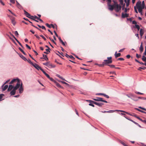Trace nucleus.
<instances>
[{"mask_svg": "<svg viewBox=\"0 0 146 146\" xmlns=\"http://www.w3.org/2000/svg\"><path fill=\"white\" fill-rule=\"evenodd\" d=\"M138 98L139 99H143V100H146V98H143V97H138Z\"/></svg>", "mask_w": 146, "mask_h": 146, "instance_id": "49530a36", "label": "nucleus"}, {"mask_svg": "<svg viewBox=\"0 0 146 146\" xmlns=\"http://www.w3.org/2000/svg\"><path fill=\"white\" fill-rule=\"evenodd\" d=\"M46 25L48 28H51V27H50V25H49L48 24V23H46Z\"/></svg>", "mask_w": 146, "mask_h": 146, "instance_id": "8fccbe9b", "label": "nucleus"}, {"mask_svg": "<svg viewBox=\"0 0 146 146\" xmlns=\"http://www.w3.org/2000/svg\"><path fill=\"white\" fill-rule=\"evenodd\" d=\"M94 100L97 101H100V102H102L106 103H108V102L104 100H103V98H97L96 99H93Z\"/></svg>", "mask_w": 146, "mask_h": 146, "instance_id": "0eeeda50", "label": "nucleus"}, {"mask_svg": "<svg viewBox=\"0 0 146 146\" xmlns=\"http://www.w3.org/2000/svg\"><path fill=\"white\" fill-rule=\"evenodd\" d=\"M137 97L136 96V98H132V100L135 101H138V100L137 98Z\"/></svg>", "mask_w": 146, "mask_h": 146, "instance_id": "c756f323", "label": "nucleus"}, {"mask_svg": "<svg viewBox=\"0 0 146 146\" xmlns=\"http://www.w3.org/2000/svg\"><path fill=\"white\" fill-rule=\"evenodd\" d=\"M16 2L17 3V7L19 8H20L21 7V6L17 1H16Z\"/></svg>", "mask_w": 146, "mask_h": 146, "instance_id": "7c9ffc66", "label": "nucleus"}, {"mask_svg": "<svg viewBox=\"0 0 146 146\" xmlns=\"http://www.w3.org/2000/svg\"><path fill=\"white\" fill-rule=\"evenodd\" d=\"M40 36L41 37L45 40H46V39L42 35H40Z\"/></svg>", "mask_w": 146, "mask_h": 146, "instance_id": "864d4df0", "label": "nucleus"}, {"mask_svg": "<svg viewBox=\"0 0 146 146\" xmlns=\"http://www.w3.org/2000/svg\"><path fill=\"white\" fill-rule=\"evenodd\" d=\"M108 8L109 10L110 11H112L114 9V6L113 5H112L111 4V3H108Z\"/></svg>", "mask_w": 146, "mask_h": 146, "instance_id": "6e6552de", "label": "nucleus"}, {"mask_svg": "<svg viewBox=\"0 0 146 146\" xmlns=\"http://www.w3.org/2000/svg\"><path fill=\"white\" fill-rule=\"evenodd\" d=\"M142 45H143V43H142V42H141V44L140 47V50L141 52H142L143 50V48Z\"/></svg>", "mask_w": 146, "mask_h": 146, "instance_id": "aec40b11", "label": "nucleus"}, {"mask_svg": "<svg viewBox=\"0 0 146 146\" xmlns=\"http://www.w3.org/2000/svg\"><path fill=\"white\" fill-rule=\"evenodd\" d=\"M135 93L137 94H143L142 93H140L139 92H135Z\"/></svg>", "mask_w": 146, "mask_h": 146, "instance_id": "09e8293b", "label": "nucleus"}, {"mask_svg": "<svg viewBox=\"0 0 146 146\" xmlns=\"http://www.w3.org/2000/svg\"><path fill=\"white\" fill-rule=\"evenodd\" d=\"M140 5L141 6V5ZM145 3H144V1H143L142 2V5H141V6H142V8H144V7H145Z\"/></svg>", "mask_w": 146, "mask_h": 146, "instance_id": "bb28decb", "label": "nucleus"}, {"mask_svg": "<svg viewBox=\"0 0 146 146\" xmlns=\"http://www.w3.org/2000/svg\"><path fill=\"white\" fill-rule=\"evenodd\" d=\"M40 70L42 71L43 73L45 75L47 74L41 68L40 69Z\"/></svg>", "mask_w": 146, "mask_h": 146, "instance_id": "c03bdc74", "label": "nucleus"}, {"mask_svg": "<svg viewBox=\"0 0 146 146\" xmlns=\"http://www.w3.org/2000/svg\"><path fill=\"white\" fill-rule=\"evenodd\" d=\"M48 63H49L48 62H46L45 63H43V64L44 65H45L48 66Z\"/></svg>", "mask_w": 146, "mask_h": 146, "instance_id": "3c124183", "label": "nucleus"}, {"mask_svg": "<svg viewBox=\"0 0 146 146\" xmlns=\"http://www.w3.org/2000/svg\"><path fill=\"white\" fill-rule=\"evenodd\" d=\"M58 38L60 42H61L62 44L64 46H65V44L63 42V41L61 39V38L60 37H58Z\"/></svg>", "mask_w": 146, "mask_h": 146, "instance_id": "dca6fc26", "label": "nucleus"}, {"mask_svg": "<svg viewBox=\"0 0 146 146\" xmlns=\"http://www.w3.org/2000/svg\"><path fill=\"white\" fill-rule=\"evenodd\" d=\"M16 41L18 42V43L21 46L22 48H23V46L22 44L17 39H15Z\"/></svg>", "mask_w": 146, "mask_h": 146, "instance_id": "2f4dec72", "label": "nucleus"}, {"mask_svg": "<svg viewBox=\"0 0 146 146\" xmlns=\"http://www.w3.org/2000/svg\"><path fill=\"white\" fill-rule=\"evenodd\" d=\"M129 10V9H127L126 8L124 9V12L125 13H126L128 10Z\"/></svg>", "mask_w": 146, "mask_h": 146, "instance_id": "de8ad7c7", "label": "nucleus"}, {"mask_svg": "<svg viewBox=\"0 0 146 146\" xmlns=\"http://www.w3.org/2000/svg\"><path fill=\"white\" fill-rule=\"evenodd\" d=\"M143 54L145 55H146V46L145 47V51L143 53Z\"/></svg>", "mask_w": 146, "mask_h": 146, "instance_id": "774afa93", "label": "nucleus"}, {"mask_svg": "<svg viewBox=\"0 0 146 146\" xmlns=\"http://www.w3.org/2000/svg\"><path fill=\"white\" fill-rule=\"evenodd\" d=\"M135 27L138 30V31L140 29V27H139V26L137 25H135Z\"/></svg>", "mask_w": 146, "mask_h": 146, "instance_id": "473e14b6", "label": "nucleus"}, {"mask_svg": "<svg viewBox=\"0 0 146 146\" xmlns=\"http://www.w3.org/2000/svg\"><path fill=\"white\" fill-rule=\"evenodd\" d=\"M141 4V2L139 1L137 2L136 4V6L137 8L138 9L139 12V13L142 11V9L143 8H142V6L140 5Z\"/></svg>", "mask_w": 146, "mask_h": 146, "instance_id": "f03ea898", "label": "nucleus"}, {"mask_svg": "<svg viewBox=\"0 0 146 146\" xmlns=\"http://www.w3.org/2000/svg\"><path fill=\"white\" fill-rule=\"evenodd\" d=\"M119 1L121 5H122L123 4V0H119Z\"/></svg>", "mask_w": 146, "mask_h": 146, "instance_id": "4c0bfd02", "label": "nucleus"}, {"mask_svg": "<svg viewBox=\"0 0 146 146\" xmlns=\"http://www.w3.org/2000/svg\"><path fill=\"white\" fill-rule=\"evenodd\" d=\"M56 84L57 87L60 88H62V87L59 83H56Z\"/></svg>", "mask_w": 146, "mask_h": 146, "instance_id": "a18cd8bd", "label": "nucleus"}, {"mask_svg": "<svg viewBox=\"0 0 146 146\" xmlns=\"http://www.w3.org/2000/svg\"><path fill=\"white\" fill-rule=\"evenodd\" d=\"M132 24H135V25H137L136 24H137V22H136L135 21H132Z\"/></svg>", "mask_w": 146, "mask_h": 146, "instance_id": "4d7b16f0", "label": "nucleus"}, {"mask_svg": "<svg viewBox=\"0 0 146 146\" xmlns=\"http://www.w3.org/2000/svg\"><path fill=\"white\" fill-rule=\"evenodd\" d=\"M136 109L138 111H140V112H142V113H146V112H145V111H142L139 109L137 108H136Z\"/></svg>", "mask_w": 146, "mask_h": 146, "instance_id": "58836bf2", "label": "nucleus"}, {"mask_svg": "<svg viewBox=\"0 0 146 146\" xmlns=\"http://www.w3.org/2000/svg\"><path fill=\"white\" fill-rule=\"evenodd\" d=\"M134 10H135V13H138V11H137V9L136 8L135 6L134 7Z\"/></svg>", "mask_w": 146, "mask_h": 146, "instance_id": "bf43d9fd", "label": "nucleus"}, {"mask_svg": "<svg viewBox=\"0 0 146 146\" xmlns=\"http://www.w3.org/2000/svg\"><path fill=\"white\" fill-rule=\"evenodd\" d=\"M111 58L112 57H107V59L104 60V62H103V65L111 63L112 62Z\"/></svg>", "mask_w": 146, "mask_h": 146, "instance_id": "f257e3e1", "label": "nucleus"}, {"mask_svg": "<svg viewBox=\"0 0 146 146\" xmlns=\"http://www.w3.org/2000/svg\"><path fill=\"white\" fill-rule=\"evenodd\" d=\"M4 96V94H1L0 95V97L1 98V101L3 100V99H2V97L3 96Z\"/></svg>", "mask_w": 146, "mask_h": 146, "instance_id": "ea45409f", "label": "nucleus"}, {"mask_svg": "<svg viewBox=\"0 0 146 146\" xmlns=\"http://www.w3.org/2000/svg\"><path fill=\"white\" fill-rule=\"evenodd\" d=\"M102 95L104 96V97H106L107 98H109V97L108 96L104 94V93H103Z\"/></svg>", "mask_w": 146, "mask_h": 146, "instance_id": "f704fd0d", "label": "nucleus"}, {"mask_svg": "<svg viewBox=\"0 0 146 146\" xmlns=\"http://www.w3.org/2000/svg\"><path fill=\"white\" fill-rule=\"evenodd\" d=\"M115 111H115V110H110L109 111H107V113H113Z\"/></svg>", "mask_w": 146, "mask_h": 146, "instance_id": "c9c22d12", "label": "nucleus"}, {"mask_svg": "<svg viewBox=\"0 0 146 146\" xmlns=\"http://www.w3.org/2000/svg\"><path fill=\"white\" fill-rule=\"evenodd\" d=\"M26 46L29 49H31V48L27 44H26Z\"/></svg>", "mask_w": 146, "mask_h": 146, "instance_id": "6e6d98bb", "label": "nucleus"}, {"mask_svg": "<svg viewBox=\"0 0 146 146\" xmlns=\"http://www.w3.org/2000/svg\"><path fill=\"white\" fill-rule=\"evenodd\" d=\"M50 49L49 48V47H48V48L47 49H46V50L47 52H50V51L49 50Z\"/></svg>", "mask_w": 146, "mask_h": 146, "instance_id": "680f3d73", "label": "nucleus"}, {"mask_svg": "<svg viewBox=\"0 0 146 146\" xmlns=\"http://www.w3.org/2000/svg\"><path fill=\"white\" fill-rule=\"evenodd\" d=\"M65 56L68 58H70L72 59V60H74V58L72 55L69 56L67 54H66Z\"/></svg>", "mask_w": 146, "mask_h": 146, "instance_id": "2eb2a0df", "label": "nucleus"}, {"mask_svg": "<svg viewBox=\"0 0 146 146\" xmlns=\"http://www.w3.org/2000/svg\"><path fill=\"white\" fill-rule=\"evenodd\" d=\"M118 60H123L124 59L123 58H118Z\"/></svg>", "mask_w": 146, "mask_h": 146, "instance_id": "69168bd1", "label": "nucleus"}, {"mask_svg": "<svg viewBox=\"0 0 146 146\" xmlns=\"http://www.w3.org/2000/svg\"><path fill=\"white\" fill-rule=\"evenodd\" d=\"M87 101H89L90 102H92L93 103L99 107H102L103 105H104V104L102 103H97L95 102L91 101V100H87Z\"/></svg>", "mask_w": 146, "mask_h": 146, "instance_id": "423d86ee", "label": "nucleus"}, {"mask_svg": "<svg viewBox=\"0 0 146 146\" xmlns=\"http://www.w3.org/2000/svg\"><path fill=\"white\" fill-rule=\"evenodd\" d=\"M115 111H120V112H123L125 113V111L123 110H116Z\"/></svg>", "mask_w": 146, "mask_h": 146, "instance_id": "79ce46f5", "label": "nucleus"}, {"mask_svg": "<svg viewBox=\"0 0 146 146\" xmlns=\"http://www.w3.org/2000/svg\"><path fill=\"white\" fill-rule=\"evenodd\" d=\"M11 2L14 3H15V0H10V1Z\"/></svg>", "mask_w": 146, "mask_h": 146, "instance_id": "0e129e2a", "label": "nucleus"}, {"mask_svg": "<svg viewBox=\"0 0 146 146\" xmlns=\"http://www.w3.org/2000/svg\"><path fill=\"white\" fill-rule=\"evenodd\" d=\"M20 56L22 59H23L25 61H26V60H27V59H26V58L24 56H23V55H20Z\"/></svg>", "mask_w": 146, "mask_h": 146, "instance_id": "5701e85b", "label": "nucleus"}, {"mask_svg": "<svg viewBox=\"0 0 146 146\" xmlns=\"http://www.w3.org/2000/svg\"><path fill=\"white\" fill-rule=\"evenodd\" d=\"M19 49L24 54L26 55V53L24 51L20 48H19Z\"/></svg>", "mask_w": 146, "mask_h": 146, "instance_id": "cd10ccee", "label": "nucleus"}, {"mask_svg": "<svg viewBox=\"0 0 146 146\" xmlns=\"http://www.w3.org/2000/svg\"><path fill=\"white\" fill-rule=\"evenodd\" d=\"M10 81V80H7V81H6L4 83V84H3V85L2 86H1V87H3V86H4V85L7 84V83L9 81Z\"/></svg>", "mask_w": 146, "mask_h": 146, "instance_id": "e433bc0d", "label": "nucleus"}, {"mask_svg": "<svg viewBox=\"0 0 146 146\" xmlns=\"http://www.w3.org/2000/svg\"><path fill=\"white\" fill-rule=\"evenodd\" d=\"M8 88V85H5L4 86H3V87H2V89L3 91H5L7 89V88Z\"/></svg>", "mask_w": 146, "mask_h": 146, "instance_id": "f3484780", "label": "nucleus"}, {"mask_svg": "<svg viewBox=\"0 0 146 146\" xmlns=\"http://www.w3.org/2000/svg\"><path fill=\"white\" fill-rule=\"evenodd\" d=\"M29 18L30 19H31L34 20H35V19H37L38 17L36 16H34L31 15V16L29 17Z\"/></svg>", "mask_w": 146, "mask_h": 146, "instance_id": "6ab92c4d", "label": "nucleus"}, {"mask_svg": "<svg viewBox=\"0 0 146 146\" xmlns=\"http://www.w3.org/2000/svg\"><path fill=\"white\" fill-rule=\"evenodd\" d=\"M113 1L114 2V5H113L114 6H115V5L116 4H118L115 1Z\"/></svg>", "mask_w": 146, "mask_h": 146, "instance_id": "052dcab7", "label": "nucleus"}, {"mask_svg": "<svg viewBox=\"0 0 146 146\" xmlns=\"http://www.w3.org/2000/svg\"><path fill=\"white\" fill-rule=\"evenodd\" d=\"M40 70L42 71L43 73L45 75L47 74L41 68L40 69Z\"/></svg>", "mask_w": 146, "mask_h": 146, "instance_id": "37998d69", "label": "nucleus"}, {"mask_svg": "<svg viewBox=\"0 0 146 146\" xmlns=\"http://www.w3.org/2000/svg\"><path fill=\"white\" fill-rule=\"evenodd\" d=\"M17 86H15L14 87V89L11 92L10 94L11 95H14L16 93V90L18 89Z\"/></svg>", "mask_w": 146, "mask_h": 146, "instance_id": "39448f33", "label": "nucleus"}, {"mask_svg": "<svg viewBox=\"0 0 146 146\" xmlns=\"http://www.w3.org/2000/svg\"><path fill=\"white\" fill-rule=\"evenodd\" d=\"M136 56L137 58H140L141 56L140 55H139L137 54H136Z\"/></svg>", "mask_w": 146, "mask_h": 146, "instance_id": "5fc2aeb1", "label": "nucleus"}, {"mask_svg": "<svg viewBox=\"0 0 146 146\" xmlns=\"http://www.w3.org/2000/svg\"><path fill=\"white\" fill-rule=\"evenodd\" d=\"M38 26L40 28H41L43 29H44L45 30H46L44 26H41L39 25H38Z\"/></svg>", "mask_w": 146, "mask_h": 146, "instance_id": "393cba45", "label": "nucleus"}, {"mask_svg": "<svg viewBox=\"0 0 146 146\" xmlns=\"http://www.w3.org/2000/svg\"><path fill=\"white\" fill-rule=\"evenodd\" d=\"M24 14L27 17L29 18V17L31 16V15L28 13L25 10H24Z\"/></svg>", "mask_w": 146, "mask_h": 146, "instance_id": "ddd939ff", "label": "nucleus"}, {"mask_svg": "<svg viewBox=\"0 0 146 146\" xmlns=\"http://www.w3.org/2000/svg\"><path fill=\"white\" fill-rule=\"evenodd\" d=\"M129 1L130 0H127L126 1V2H125L126 3V6L127 7L129 5Z\"/></svg>", "mask_w": 146, "mask_h": 146, "instance_id": "b1692460", "label": "nucleus"}, {"mask_svg": "<svg viewBox=\"0 0 146 146\" xmlns=\"http://www.w3.org/2000/svg\"><path fill=\"white\" fill-rule=\"evenodd\" d=\"M14 87L13 86L11 85H9L7 89V91H10L14 89Z\"/></svg>", "mask_w": 146, "mask_h": 146, "instance_id": "f8f14e48", "label": "nucleus"}, {"mask_svg": "<svg viewBox=\"0 0 146 146\" xmlns=\"http://www.w3.org/2000/svg\"><path fill=\"white\" fill-rule=\"evenodd\" d=\"M15 34L17 36L19 35L17 31H15Z\"/></svg>", "mask_w": 146, "mask_h": 146, "instance_id": "603ef678", "label": "nucleus"}, {"mask_svg": "<svg viewBox=\"0 0 146 146\" xmlns=\"http://www.w3.org/2000/svg\"><path fill=\"white\" fill-rule=\"evenodd\" d=\"M117 52L116 51L115 54V56L116 58L119 57L121 56V54L120 53H117Z\"/></svg>", "mask_w": 146, "mask_h": 146, "instance_id": "a211bd4d", "label": "nucleus"}, {"mask_svg": "<svg viewBox=\"0 0 146 146\" xmlns=\"http://www.w3.org/2000/svg\"><path fill=\"white\" fill-rule=\"evenodd\" d=\"M19 93L20 94H21L23 93V87H19Z\"/></svg>", "mask_w": 146, "mask_h": 146, "instance_id": "4468645a", "label": "nucleus"}, {"mask_svg": "<svg viewBox=\"0 0 146 146\" xmlns=\"http://www.w3.org/2000/svg\"><path fill=\"white\" fill-rule=\"evenodd\" d=\"M37 19L38 20H39L41 22H42V23H43V21L41 19H40L38 17V18Z\"/></svg>", "mask_w": 146, "mask_h": 146, "instance_id": "e2e57ef3", "label": "nucleus"}, {"mask_svg": "<svg viewBox=\"0 0 146 146\" xmlns=\"http://www.w3.org/2000/svg\"><path fill=\"white\" fill-rule=\"evenodd\" d=\"M145 69H146V67H143V68H142V67H140L138 69V70H141V69H143V70H144Z\"/></svg>", "mask_w": 146, "mask_h": 146, "instance_id": "a19ab883", "label": "nucleus"}, {"mask_svg": "<svg viewBox=\"0 0 146 146\" xmlns=\"http://www.w3.org/2000/svg\"><path fill=\"white\" fill-rule=\"evenodd\" d=\"M114 9L115 11L116 12H119L121 10V6L119 4H116L114 6Z\"/></svg>", "mask_w": 146, "mask_h": 146, "instance_id": "7ed1b4c3", "label": "nucleus"}, {"mask_svg": "<svg viewBox=\"0 0 146 146\" xmlns=\"http://www.w3.org/2000/svg\"><path fill=\"white\" fill-rule=\"evenodd\" d=\"M140 35L141 37H142L143 35V33H144L142 29H140Z\"/></svg>", "mask_w": 146, "mask_h": 146, "instance_id": "412c9836", "label": "nucleus"}, {"mask_svg": "<svg viewBox=\"0 0 146 146\" xmlns=\"http://www.w3.org/2000/svg\"><path fill=\"white\" fill-rule=\"evenodd\" d=\"M19 79L18 78H15L12 80L9 83L10 84H12L15 82H18Z\"/></svg>", "mask_w": 146, "mask_h": 146, "instance_id": "9d476101", "label": "nucleus"}, {"mask_svg": "<svg viewBox=\"0 0 146 146\" xmlns=\"http://www.w3.org/2000/svg\"><path fill=\"white\" fill-rule=\"evenodd\" d=\"M139 108H141V109H142V110H144L146 111V109L145 108H142V107H140V106L139 107Z\"/></svg>", "mask_w": 146, "mask_h": 146, "instance_id": "13d9d810", "label": "nucleus"}, {"mask_svg": "<svg viewBox=\"0 0 146 146\" xmlns=\"http://www.w3.org/2000/svg\"><path fill=\"white\" fill-rule=\"evenodd\" d=\"M142 60L145 62L146 61V57L145 56H143L142 58Z\"/></svg>", "mask_w": 146, "mask_h": 146, "instance_id": "c85d7f7f", "label": "nucleus"}, {"mask_svg": "<svg viewBox=\"0 0 146 146\" xmlns=\"http://www.w3.org/2000/svg\"><path fill=\"white\" fill-rule=\"evenodd\" d=\"M129 15L127 13H122L121 17L122 18H125V17H129Z\"/></svg>", "mask_w": 146, "mask_h": 146, "instance_id": "9b49d317", "label": "nucleus"}, {"mask_svg": "<svg viewBox=\"0 0 146 146\" xmlns=\"http://www.w3.org/2000/svg\"><path fill=\"white\" fill-rule=\"evenodd\" d=\"M27 61L32 65H33L34 64L31 62L30 60L29 59L28 60H27Z\"/></svg>", "mask_w": 146, "mask_h": 146, "instance_id": "72a5a7b5", "label": "nucleus"}, {"mask_svg": "<svg viewBox=\"0 0 146 146\" xmlns=\"http://www.w3.org/2000/svg\"><path fill=\"white\" fill-rule=\"evenodd\" d=\"M129 95H130V96L133 98H136V96L134 95L132 93H130Z\"/></svg>", "mask_w": 146, "mask_h": 146, "instance_id": "a878e982", "label": "nucleus"}, {"mask_svg": "<svg viewBox=\"0 0 146 146\" xmlns=\"http://www.w3.org/2000/svg\"><path fill=\"white\" fill-rule=\"evenodd\" d=\"M33 66H34L36 69H37L38 70H39L41 68L38 65L36 64H33V65H32Z\"/></svg>", "mask_w": 146, "mask_h": 146, "instance_id": "1a4fd4ad", "label": "nucleus"}, {"mask_svg": "<svg viewBox=\"0 0 146 146\" xmlns=\"http://www.w3.org/2000/svg\"><path fill=\"white\" fill-rule=\"evenodd\" d=\"M141 121L142 122L144 123H145L146 124V121L145 120H143L142 119H141Z\"/></svg>", "mask_w": 146, "mask_h": 146, "instance_id": "338daca9", "label": "nucleus"}, {"mask_svg": "<svg viewBox=\"0 0 146 146\" xmlns=\"http://www.w3.org/2000/svg\"><path fill=\"white\" fill-rule=\"evenodd\" d=\"M43 56L44 58H43L45 59L46 60H48V58L47 57V55H46L43 54Z\"/></svg>", "mask_w": 146, "mask_h": 146, "instance_id": "4be33fe9", "label": "nucleus"}, {"mask_svg": "<svg viewBox=\"0 0 146 146\" xmlns=\"http://www.w3.org/2000/svg\"><path fill=\"white\" fill-rule=\"evenodd\" d=\"M23 84L22 81L19 79L18 82L17 83L16 85L15 86H17L18 89L19 88V87H23Z\"/></svg>", "mask_w": 146, "mask_h": 146, "instance_id": "20e7f679", "label": "nucleus"}]
</instances>
